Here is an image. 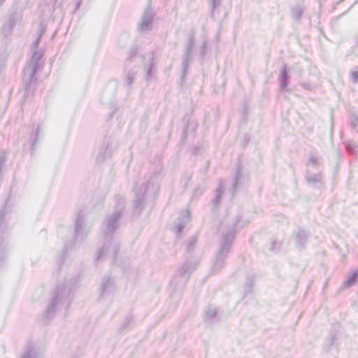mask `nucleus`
<instances>
[{
    "label": "nucleus",
    "mask_w": 358,
    "mask_h": 358,
    "mask_svg": "<svg viewBox=\"0 0 358 358\" xmlns=\"http://www.w3.org/2000/svg\"><path fill=\"white\" fill-rule=\"evenodd\" d=\"M217 315V310L215 308H208L206 312L205 320H211L214 318Z\"/></svg>",
    "instance_id": "nucleus-24"
},
{
    "label": "nucleus",
    "mask_w": 358,
    "mask_h": 358,
    "mask_svg": "<svg viewBox=\"0 0 358 358\" xmlns=\"http://www.w3.org/2000/svg\"><path fill=\"white\" fill-rule=\"evenodd\" d=\"M41 127H42V124H38V125L37 130H36V138H35V139H34V141L33 142V145H35V143H36V142L37 141V137H38V136L39 134V132L41 131Z\"/></svg>",
    "instance_id": "nucleus-32"
},
{
    "label": "nucleus",
    "mask_w": 358,
    "mask_h": 358,
    "mask_svg": "<svg viewBox=\"0 0 358 358\" xmlns=\"http://www.w3.org/2000/svg\"><path fill=\"white\" fill-rule=\"evenodd\" d=\"M131 59L129 58L127 61L126 68L128 69V71H126V79L125 83L127 85H131L136 78V76L138 71L139 68L137 66H131Z\"/></svg>",
    "instance_id": "nucleus-13"
},
{
    "label": "nucleus",
    "mask_w": 358,
    "mask_h": 358,
    "mask_svg": "<svg viewBox=\"0 0 358 358\" xmlns=\"http://www.w3.org/2000/svg\"><path fill=\"white\" fill-rule=\"evenodd\" d=\"M281 247V243L277 240H271L269 250L274 252L278 250Z\"/></svg>",
    "instance_id": "nucleus-26"
},
{
    "label": "nucleus",
    "mask_w": 358,
    "mask_h": 358,
    "mask_svg": "<svg viewBox=\"0 0 358 358\" xmlns=\"http://www.w3.org/2000/svg\"><path fill=\"white\" fill-rule=\"evenodd\" d=\"M306 179L308 184L314 186H317L322 183V176L321 173H311L309 171H307Z\"/></svg>",
    "instance_id": "nucleus-16"
},
{
    "label": "nucleus",
    "mask_w": 358,
    "mask_h": 358,
    "mask_svg": "<svg viewBox=\"0 0 358 358\" xmlns=\"http://www.w3.org/2000/svg\"><path fill=\"white\" fill-rule=\"evenodd\" d=\"M241 167L238 166L236 170V176H235L234 181V184H233L234 190H235L238 186V180L241 176Z\"/></svg>",
    "instance_id": "nucleus-28"
},
{
    "label": "nucleus",
    "mask_w": 358,
    "mask_h": 358,
    "mask_svg": "<svg viewBox=\"0 0 358 358\" xmlns=\"http://www.w3.org/2000/svg\"><path fill=\"white\" fill-rule=\"evenodd\" d=\"M212 10H213L216 7L220 5V0H210Z\"/></svg>",
    "instance_id": "nucleus-30"
},
{
    "label": "nucleus",
    "mask_w": 358,
    "mask_h": 358,
    "mask_svg": "<svg viewBox=\"0 0 358 358\" xmlns=\"http://www.w3.org/2000/svg\"><path fill=\"white\" fill-rule=\"evenodd\" d=\"M357 43H358V37H357Z\"/></svg>",
    "instance_id": "nucleus-35"
},
{
    "label": "nucleus",
    "mask_w": 358,
    "mask_h": 358,
    "mask_svg": "<svg viewBox=\"0 0 358 358\" xmlns=\"http://www.w3.org/2000/svg\"><path fill=\"white\" fill-rule=\"evenodd\" d=\"M15 25V20L13 17H10L8 21L4 24V25L2 27V31L4 34L7 35L8 34L13 27H14Z\"/></svg>",
    "instance_id": "nucleus-21"
},
{
    "label": "nucleus",
    "mask_w": 358,
    "mask_h": 358,
    "mask_svg": "<svg viewBox=\"0 0 358 358\" xmlns=\"http://www.w3.org/2000/svg\"><path fill=\"white\" fill-rule=\"evenodd\" d=\"M71 288L69 285H61L56 287L52 292L50 301L45 313V317L47 320L52 318L54 313L58 309L64 307L66 308L69 304V296Z\"/></svg>",
    "instance_id": "nucleus-2"
},
{
    "label": "nucleus",
    "mask_w": 358,
    "mask_h": 358,
    "mask_svg": "<svg viewBox=\"0 0 358 358\" xmlns=\"http://www.w3.org/2000/svg\"><path fill=\"white\" fill-rule=\"evenodd\" d=\"M124 199L118 197L113 211L108 214L103 222L102 234L104 241L102 248L98 251V260L109 258L112 262L115 261L119 243L114 239L113 234L121 225L124 216Z\"/></svg>",
    "instance_id": "nucleus-1"
},
{
    "label": "nucleus",
    "mask_w": 358,
    "mask_h": 358,
    "mask_svg": "<svg viewBox=\"0 0 358 358\" xmlns=\"http://www.w3.org/2000/svg\"><path fill=\"white\" fill-rule=\"evenodd\" d=\"M90 230L85 221V215L82 212L77 214L75 221L74 236L76 241L84 240Z\"/></svg>",
    "instance_id": "nucleus-7"
},
{
    "label": "nucleus",
    "mask_w": 358,
    "mask_h": 358,
    "mask_svg": "<svg viewBox=\"0 0 358 358\" xmlns=\"http://www.w3.org/2000/svg\"><path fill=\"white\" fill-rule=\"evenodd\" d=\"M41 34H39V36L37 37V38L32 43L31 45L33 48H35L38 45L40 41H41Z\"/></svg>",
    "instance_id": "nucleus-31"
},
{
    "label": "nucleus",
    "mask_w": 358,
    "mask_h": 358,
    "mask_svg": "<svg viewBox=\"0 0 358 358\" xmlns=\"http://www.w3.org/2000/svg\"><path fill=\"white\" fill-rule=\"evenodd\" d=\"M196 263H185L178 268L176 273L173 275L171 282V285L177 289H182L185 286L188 279L196 267Z\"/></svg>",
    "instance_id": "nucleus-5"
},
{
    "label": "nucleus",
    "mask_w": 358,
    "mask_h": 358,
    "mask_svg": "<svg viewBox=\"0 0 358 358\" xmlns=\"http://www.w3.org/2000/svg\"><path fill=\"white\" fill-rule=\"evenodd\" d=\"M287 65H284L279 77V81H280V87L281 90L285 89V87L287 86Z\"/></svg>",
    "instance_id": "nucleus-19"
},
{
    "label": "nucleus",
    "mask_w": 358,
    "mask_h": 358,
    "mask_svg": "<svg viewBox=\"0 0 358 358\" xmlns=\"http://www.w3.org/2000/svg\"><path fill=\"white\" fill-rule=\"evenodd\" d=\"M234 236V230L229 231L223 236L218 254L216 256V259L212 267L213 272H217L224 267L225 259L230 250Z\"/></svg>",
    "instance_id": "nucleus-4"
},
{
    "label": "nucleus",
    "mask_w": 358,
    "mask_h": 358,
    "mask_svg": "<svg viewBox=\"0 0 358 358\" xmlns=\"http://www.w3.org/2000/svg\"><path fill=\"white\" fill-rule=\"evenodd\" d=\"M346 149L349 152L355 155L358 151V144L352 141L349 142L346 146Z\"/></svg>",
    "instance_id": "nucleus-22"
},
{
    "label": "nucleus",
    "mask_w": 358,
    "mask_h": 358,
    "mask_svg": "<svg viewBox=\"0 0 358 358\" xmlns=\"http://www.w3.org/2000/svg\"><path fill=\"white\" fill-rule=\"evenodd\" d=\"M194 44H195V41L193 37H191L188 40V41L186 44L185 51V53L183 55V59H182V66H183L184 74H185L187 73V68L189 66V62L190 59L192 58V52L193 48L194 46Z\"/></svg>",
    "instance_id": "nucleus-11"
},
{
    "label": "nucleus",
    "mask_w": 358,
    "mask_h": 358,
    "mask_svg": "<svg viewBox=\"0 0 358 358\" xmlns=\"http://www.w3.org/2000/svg\"><path fill=\"white\" fill-rule=\"evenodd\" d=\"M197 238L195 236H192L189 239L187 245V250L188 252H191L193 250Z\"/></svg>",
    "instance_id": "nucleus-27"
},
{
    "label": "nucleus",
    "mask_w": 358,
    "mask_h": 358,
    "mask_svg": "<svg viewBox=\"0 0 358 358\" xmlns=\"http://www.w3.org/2000/svg\"><path fill=\"white\" fill-rule=\"evenodd\" d=\"M115 292V285L113 279L105 277L102 279L99 287V296L103 298L112 295Z\"/></svg>",
    "instance_id": "nucleus-10"
},
{
    "label": "nucleus",
    "mask_w": 358,
    "mask_h": 358,
    "mask_svg": "<svg viewBox=\"0 0 358 358\" xmlns=\"http://www.w3.org/2000/svg\"><path fill=\"white\" fill-rule=\"evenodd\" d=\"M144 61V71L146 80H150L152 78V66L154 65L155 54L153 52H148L146 55L143 56Z\"/></svg>",
    "instance_id": "nucleus-12"
},
{
    "label": "nucleus",
    "mask_w": 358,
    "mask_h": 358,
    "mask_svg": "<svg viewBox=\"0 0 358 358\" xmlns=\"http://www.w3.org/2000/svg\"><path fill=\"white\" fill-rule=\"evenodd\" d=\"M223 192H224V189H223V187L222 185H220L217 189V193H216V195H215V199H213V202L214 203L215 206H217V204L219 203L220 202V200L221 199V196L223 194Z\"/></svg>",
    "instance_id": "nucleus-23"
},
{
    "label": "nucleus",
    "mask_w": 358,
    "mask_h": 358,
    "mask_svg": "<svg viewBox=\"0 0 358 358\" xmlns=\"http://www.w3.org/2000/svg\"><path fill=\"white\" fill-rule=\"evenodd\" d=\"M304 7L302 5H297L292 8V17L296 20H299L303 15Z\"/></svg>",
    "instance_id": "nucleus-20"
},
{
    "label": "nucleus",
    "mask_w": 358,
    "mask_h": 358,
    "mask_svg": "<svg viewBox=\"0 0 358 358\" xmlns=\"http://www.w3.org/2000/svg\"><path fill=\"white\" fill-rule=\"evenodd\" d=\"M313 165V166H318L320 164V159L319 157L314 155L311 154L309 157V159L308 162V165Z\"/></svg>",
    "instance_id": "nucleus-25"
},
{
    "label": "nucleus",
    "mask_w": 358,
    "mask_h": 358,
    "mask_svg": "<svg viewBox=\"0 0 358 358\" xmlns=\"http://www.w3.org/2000/svg\"><path fill=\"white\" fill-rule=\"evenodd\" d=\"M351 78L353 83H358V67L357 70L352 71L351 73Z\"/></svg>",
    "instance_id": "nucleus-29"
},
{
    "label": "nucleus",
    "mask_w": 358,
    "mask_h": 358,
    "mask_svg": "<svg viewBox=\"0 0 358 358\" xmlns=\"http://www.w3.org/2000/svg\"><path fill=\"white\" fill-rule=\"evenodd\" d=\"M157 189V185L155 180H152L146 182L143 191L141 189L134 188L135 199L134 206L136 209L141 210L143 208L144 201L149 196H153Z\"/></svg>",
    "instance_id": "nucleus-6"
},
{
    "label": "nucleus",
    "mask_w": 358,
    "mask_h": 358,
    "mask_svg": "<svg viewBox=\"0 0 358 358\" xmlns=\"http://www.w3.org/2000/svg\"><path fill=\"white\" fill-rule=\"evenodd\" d=\"M111 145L112 142L110 138L106 137L103 138L96 157L98 163H102L106 159L111 156L113 152Z\"/></svg>",
    "instance_id": "nucleus-8"
},
{
    "label": "nucleus",
    "mask_w": 358,
    "mask_h": 358,
    "mask_svg": "<svg viewBox=\"0 0 358 358\" xmlns=\"http://www.w3.org/2000/svg\"><path fill=\"white\" fill-rule=\"evenodd\" d=\"M358 124V118L357 117H353L351 120V125L353 128H355L356 126Z\"/></svg>",
    "instance_id": "nucleus-33"
},
{
    "label": "nucleus",
    "mask_w": 358,
    "mask_h": 358,
    "mask_svg": "<svg viewBox=\"0 0 358 358\" xmlns=\"http://www.w3.org/2000/svg\"><path fill=\"white\" fill-rule=\"evenodd\" d=\"M308 237V235L304 230H297L294 235L296 247L302 248L307 243Z\"/></svg>",
    "instance_id": "nucleus-14"
},
{
    "label": "nucleus",
    "mask_w": 358,
    "mask_h": 358,
    "mask_svg": "<svg viewBox=\"0 0 358 358\" xmlns=\"http://www.w3.org/2000/svg\"><path fill=\"white\" fill-rule=\"evenodd\" d=\"M153 13L150 7H148L142 15L139 22V29L141 31H148L152 28Z\"/></svg>",
    "instance_id": "nucleus-9"
},
{
    "label": "nucleus",
    "mask_w": 358,
    "mask_h": 358,
    "mask_svg": "<svg viewBox=\"0 0 358 358\" xmlns=\"http://www.w3.org/2000/svg\"><path fill=\"white\" fill-rule=\"evenodd\" d=\"M5 0H0V5H1Z\"/></svg>",
    "instance_id": "nucleus-34"
},
{
    "label": "nucleus",
    "mask_w": 358,
    "mask_h": 358,
    "mask_svg": "<svg viewBox=\"0 0 358 358\" xmlns=\"http://www.w3.org/2000/svg\"><path fill=\"white\" fill-rule=\"evenodd\" d=\"M21 358H42V355L32 344H29L26 347Z\"/></svg>",
    "instance_id": "nucleus-15"
},
{
    "label": "nucleus",
    "mask_w": 358,
    "mask_h": 358,
    "mask_svg": "<svg viewBox=\"0 0 358 358\" xmlns=\"http://www.w3.org/2000/svg\"><path fill=\"white\" fill-rule=\"evenodd\" d=\"M43 55V52L41 50L33 52L30 62L24 70L23 80L27 84L31 85L35 79V74L43 69L44 64L42 60Z\"/></svg>",
    "instance_id": "nucleus-3"
},
{
    "label": "nucleus",
    "mask_w": 358,
    "mask_h": 358,
    "mask_svg": "<svg viewBox=\"0 0 358 358\" xmlns=\"http://www.w3.org/2000/svg\"><path fill=\"white\" fill-rule=\"evenodd\" d=\"M190 217L189 211H185L182 216L178 218V222L176 225V232L180 233L185 225L189 222Z\"/></svg>",
    "instance_id": "nucleus-17"
},
{
    "label": "nucleus",
    "mask_w": 358,
    "mask_h": 358,
    "mask_svg": "<svg viewBox=\"0 0 358 358\" xmlns=\"http://www.w3.org/2000/svg\"><path fill=\"white\" fill-rule=\"evenodd\" d=\"M358 278V270L349 273L347 275L346 280L343 282V286L345 287H351L355 285Z\"/></svg>",
    "instance_id": "nucleus-18"
}]
</instances>
